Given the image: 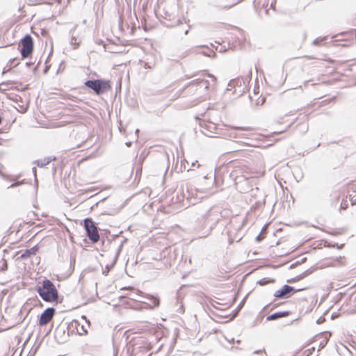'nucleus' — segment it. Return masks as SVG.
<instances>
[{"label":"nucleus","instance_id":"1","mask_svg":"<svg viewBox=\"0 0 356 356\" xmlns=\"http://www.w3.org/2000/svg\"><path fill=\"white\" fill-rule=\"evenodd\" d=\"M222 218L221 209L216 206L210 207L202 214L204 226L208 227L209 232H211Z\"/></svg>","mask_w":356,"mask_h":356},{"label":"nucleus","instance_id":"2","mask_svg":"<svg viewBox=\"0 0 356 356\" xmlns=\"http://www.w3.org/2000/svg\"><path fill=\"white\" fill-rule=\"evenodd\" d=\"M37 292L39 296L46 302L56 301L58 298V291L53 284L49 280H44L42 282V286L38 287Z\"/></svg>","mask_w":356,"mask_h":356},{"label":"nucleus","instance_id":"3","mask_svg":"<svg viewBox=\"0 0 356 356\" xmlns=\"http://www.w3.org/2000/svg\"><path fill=\"white\" fill-rule=\"evenodd\" d=\"M84 85L98 95L107 92L111 88V81L105 79L88 80Z\"/></svg>","mask_w":356,"mask_h":356},{"label":"nucleus","instance_id":"4","mask_svg":"<svg viewBox=\"0 0 356 356\" xmlns=\"http://www.w3.org/2000/svg\"><path fill=\"white\" fill-rule=\"evenodd\" d=\"M22 49L20 50L22 58H27L32 54L33 50V41L30 35H26L20 41Z\"/></svg>","mask_w":356,"mask_h":356},{"label":"nucleus","instance_id":"5","mask_svg":"<svg viewBox=\"0 0 356 356\" xmlns=\"http://www.w3.org/2000/svg\"><path fill=\"white\" fill-rule=\"evenodd\" d=\"M84 227L87 232V236L93 243H96L99 239V235L95 222L90 218L84 220Z\"/></svg>","mask_w":356,"mask_h":356},{"label":"nucleus","instance_id":"6","mask_svg":"<svg viewBox=\"0 0 356 356\" xmlns=\"http://www.w3.org/2000/svg\"><path fill=\"white\" fill-rule=\"evenodd\" d=\"M207 76L211 78L213 84H211L209 80L205 79H196L193 81L190 84L197 85L198 90H200L201 92L205 94L206 92H207L209 90V87L215 84L216 81V78L214 76L208 74Z\"/></svg>","mask_w":356,"mask_h":356},{"label":"nucleus","instance_id":"7","mask_svg":"<svg viewBox=\"0 0 356 356\" xmlns=\"http://www.w3.org/2000/svg\"><path fill=\"white\" fill-rule=\"evenodd\" d=\"M293 286L284 285L280 289L276 291L274 296L278 298H288L292 293L298 291Z\"/></svg>","mask_w":356,"mask_h":356},{"label":"nucleus","instance_id":"8","mask_svg":"<svg viewBox=\"0 0 356 356\" xmlns=\"http://www.w3.org/2000/svg\"><path fill=\"white\" fill-rule=\"evenodd\" d=\"M55 314V309L53 307L47 308L41 314L39 324L41 326L45 325L50 322Z\"/></svg>","mask_w":356,"mask_h":356},{"label":"nucleus","instance_id":"9","mask_svg":"<svg viewBox=\"0 0 356 356\" xmlns=\"http://www.w3.org/2000/svg\"><path fill=\"white\" fill-rule=\"evenodd\" d=\"M82 318L86 320V325L81 324L78 321H74L71 324V326L74 327L79 335L86 334L88 328L90 327V322L86 320L85 316H83Z\"/></svg>","mask_w":356,"mask_h":356},{"label":"nucleus","instance_id":"10","mask_svg":"<svg viewBox=\"0 0 356 356\" xmlns=\"http://www.w3.org/2000/svg\"><path fill=\"white\" fill-rule=\"evenodd\" d=\"M243 129L241 127H234L227 130V131L223 133V136L229 139L241 138L243 136V134L239 133V131Z\"/></svg>","mask_w":356,"mask_h":356},{"label":"nucleus","instance_id":"11","mask_svg":"<svg viewBox=\"0 0 356 356\" xmlns=\"http://www.w3.org/2000/svg\"><path fill=\"white\" fill-rule=\"evenodd\" d=\"M129 289L131 291V292L129 294H128V297L130 299L137 300L139 302H143V300L140 299V298L144 297L143 292H142L139 290L134 289V288H131V287H129Z\"/></svg>","mask_w":356,"mask_h":356},{"label":"nucleus","instance_id":"12","mask_svg":"<svg viewBox=\"0 0 356 356\" xmlns=\"http://www.w3.org/2000/svg\"><path fill=\"white\" fill-rule=\"evenodd\" d=\"M217 129V127H216V124L213 123V122H209L207 124H205V130L207 131H203V133L208 136H210V134H216V130ZM211 137H212V136H211Z\"/></svg>","mask_w":356,"mask_h":356},{"label":"nucleus","instance_id":"13","mask_svg":"<svg viewBox=\"0 0 356 356\" xmlns=\"http://www.w3.org/2000/svg\"><path fill=\"white\" fill-rule=\"evenodd\" d=\"M56 157L55 156H48L44 158V159L37 160L35 161V163L37 164V165L40 168L44 167L47 164H49L50 162L55 161Z\"/></svg>","mask_w":356,"mask_h":356},{"label":"nucleus","instance_id":"14","mask_svg":"<svg viewBox=\"0 0 356 356\" xmlns=\"http://www.w3.org/2000/svg\"><path fill=\"white\" fill-rule=\"evenodd\" d=\"M38 247L37 245H35L30 249L26 250L24 251V252H23L21 254L20 257L22 259H26V258L31 257V255H35L36 254V252H38Z\"/></svg>","mask_w":356,"mask_h":356},{"label":"nucleus","instance_id":"15","mask_svg":"<svg viewBox=\"0 0 356 356\" xmlns=\"http://www.w3.org/2000/svg\"><path fill=\"white\" fill-rule=\"evenodd\" d=\"M288 314H289V313L287 312H276V313H274V314H270L268 316H267L266 320L268 321H274V320H276V319H278V318H280L282 317H285V316H288Z\"/></svg>","mask_w":356,"mask_h":356},{"label":"nucleus","instance_id":"16","mask_svg":"<svg viewBox=\"0 0 356 356\" xmlns=\"http://www.w3.org/2000/svg\"><path fill=\"white\" fill-rule=\"evenodd\" d=\"M147 300H149L150 304L152 305V307H157L159 305V300L158 298L153 297L152 296H147L145 297Z\"/></svg>","mask_w":356,"mask_h":356},{"label":"nucleus","instance_id":"17","mask_svg":"<svg viewBox=\"0 0 356 356\" xmlns=\"http://www.w3.org/2000/svg\"><path fill=\"white\" fill-rule=\"evenodd\" d=\"M15 58L10 60L8 65L6 67H5L3 69V74L6 73V72H8L10 70V68L12 67V65L15 62Z\"/></svg>","mask_w":356,"mask_h":356},{"label":"nucleus","instance_id":"18","mask_svg":"<svg viewBox=\"0 0 356 356\" xmlns=\"http://www.w3.org/2000/svg\"><path fill=\"white\" fill-rule=\"evenodd\" d=\"M70 43L72 45L75 46L74 47V49H76L79 46V43L77 42V39L74 36H72Z\"/></svg>","mask_w":356,"mask_h":356},{"label":"nucleus","instance_id":"19","mask_svg":"<svg viewBox=\"0 0 356 356\" xmlns=\"http://www.w3.org/2000/svg\"><path fill=\"white\" fill-rule=\"evenodd\" d=\"M323 40H324V38H318L314 40L313 44L314 45H318L320 44V42H322Z\"/></svg>","mask_w":356,"mask_h":356},{"label":"nucleus","instance_id":"20","mask_svg":"<svg viewBox=\"0 0 356 356\" xmlns=\"http://www.w3.org/2000/svg\"><path fill=\"white\" fill-rule=\"evenodd\" d=\"M22 183H23V181H16V182L12 184L10 186H8V188L17 187V186H19L20 184H22Z\"/></svg>","mask_w":356,"mask_h":356},{"label":"nucleus","instance_id":"21","mask_svg":"<svg viewBox=\"0 0 356 356\" xmlns=\"http://www.w3.org/2000/svg\"><path fill=\"white\" fill-rule=\"evenodd\" d=\"M237 81L233 79L229 81L228 83V87H234L235 84L236 83Z\"/></svg>","mask_w":356,"mask_h":356},{"label":"nucleus","instance_id":"22","mask_svg":"<svg viewBox=\"0 0 356 356\" xmlns=\"http://www.w3.org/2000/svg\"><path fill=\"white\" fill-rule=\"evenodd\" d=\"M235 4H236V3H232L231 5H219L218 6L221 7L222 8H230L232 6H233Z\"/></svg>","mask_w":356,"mask_h":356},{"label":"nucleus","instance_id":"23","mask_svg":"<svg viewBox=\"0 0 356 356\" xmlns=\"http://www.w3.org/2000/svg\"><path fill=\"white\" fill-rule=\"evenodd\" d=\"M268 282V281H267L266 279H262L261 280L259 283L260 285H265Z\"/></svg>","mask_w":356,"mask_h":356},{"label":"nucleus","instance_id":"24","mask_svg":"<svg viewBox=\"0 0 356 356\" xmlns=\"http://www.w3.org/2000/svg\"><path fill=\"white\" fill-rule=\"evenodd\" d=\"M264 238V236H261V233L258 235L256 238L257 241H261Z\"/></svg>","mask_w":356,"mask_h":356},{"label":"nucleus","instance_id":"25","mask_svg":"<svg viewBox=\"0 0 356 356\" xmlns=\"http://www.w3.org/2000/svg\"><path fill=\"white\" fill-rule=\"evenodd\" d=\"M32 171H33V173L34 175V177L36 178V172H37V170H36V168L35 167H33L32 168Z\"/></svg>","mask_w":356,"mask_h":356},{"label":"nucleus","instance_id":"26","mask_svg":"<svg viewBox=\"0 0 356 356\" xmlns=\"http://www.w3.org/2000/svg\"><path fill=\"white\" fill-rule=\"evenodd\" d=\"M90 346V345L89 343H86L85 345V350H89Z\"/></svg>","mask_w":356,"mask_h":356},{"label":"nucleus","instance_id":"27","mask_svg":"<svg viewBox=\"0 0 356 356\" xmlns=\"http://www.w3.org/2000/svg\"><path fill=\"white\" fill-rule=\"evenodd\" d=\"M275 3V1L274 2H272L270 4V8L274 9Z\"/></svg>","mask_w":356,"mask_h":356},{"label":"nucleus","instance_id":"28","mask_svg":"<svg viewBox=\"0 0 356 356\" xmlns=\"http://www.w3.org/2000/svg\"><path fill=\"white\" fill-rule=\"evenodd\" d=\"M131 142H127L126 143V145L128 146V147L131 146Z\"/></svg>","mask_w":356,"mask_h":356},{"label":"nucleus","instance_id":"29","mask_svg":"<svg viewBox=\"0 0 356 356\" xmlns=\"http://www.w3.org/2000/svg\"><path fill=\"white\" fill-rule=\"evenodd\" d=\"M6 268H7V264L5 263L3 265V269H6Z\"/></svg>","mask_w":356,"mask_h":356},{"label":"nucleus","instance_id":"30","mask_svg":"<svg viewBox=\"0 0 356 356\" xmlns=\"http://www.w3.org/2000/svg\"><path fill=\"white\" fill-rule=\"evenodd\" d=\"M264 102V99H261V104H263Z\"/></svg>","mask_w":356,"mask_h":356},{"label":"nucleus","instance_id":"31","mask_svg":"<svg viewBox=\"0 0 356 356\" xmlns=\"http://www.w3.org/2000/svg\"><path fill=\"white\" fill-rule=\"evenodd\" d=\"M138 132H139V129L136 130V133H138Z\"/></svg>","mask_w":356,"mask_h":356},{"label":"nucleus","instance_id":"32","mask_svg":"<svg viewBox=\"0 0 356 356\" xmlns=\"http://www.w3.org/2000/svg\"><path fill=\"white\" fill-rule=\"evenodd\" d=\"M1 123V118L0 117V124Z\"/></svg>","mask_w":356,"mask_h":356}]
</instances>
